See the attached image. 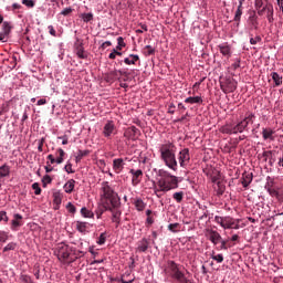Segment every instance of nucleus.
<instances>
[{"mask_svg":"<svg viewBox=\"0 0 283 283\" xmlns=\"http://www.w3.org/2000/svg\"><path fill=\"white\" fill-rule=\"evenodd\" d=\"M102 206L96 210L97 218H101L105 211L120 208V198L118 197V193L109 187V182L105 181L102 184Z\"/></svg>","mask_w":283,"mask_h":283,"instance_id":"obj_1","label":"nucleus"},{"mask_svg":"<svg viewBox=\"0 0 283 283\" xmlns=\"http://www.w3.org/2000/svg\"><path fill=\"white\" fill-rule=\"evenodd\" d=\"M176 145L174 143L168 142L163 144L159 148L160 158L164 160L166 167L172 169V171H178V161L176 160Z\"/></svg>","mask_w":283,"mask_h":283,"instance_id":"obj_2","label":"nucleus"},{"mask_svg":"<svg viewBox=\"0 0 283 283\" xmlns=\"http://www.w3.org/2000/svg\"><path fill=\"white\" fill-rule=\"evenodd\" d=\"M158 176L160 179L157 181V186L164 193H167V191H171L172 189H178V177L169 174V171H166L164 169H159Z\"/></svg>","mask_w":283,"mask_h":283,"instance_id":"obj_3","label":"nucleus"},{"mask_svg":"<svg viewBox=\"0 0 283 283\" xmlns=\"http://www.w3.org/2000/svg\"><path fill=\"white\" fill-rule=\"evenodd\" d=\"M74 248L65 243H59L55 250V255L60 262H74L72 254L74 253Z\"/></svg>","mask_w":283,"mask_h":283,"instance_id":"obj_4","label":"nucleus"},{"mask_svg":"<svg viewBox=\"0 0 283 283\" xmlns=\"http://www.w3.org/2000/svg\"><path fill=\"white\" fill-rule=\"evenodd\" d=\"M167 269L170 271V277H172V280H176V282L193 283L191 279L187 277V275H185V273L180 271V268H178V265L174 261L167 262Z\"/></svg>","mask_w":283,"mask_h":283,"instance_id":"obj_5","label":"nucleus"},{"mask_svg":"<svg viewBox=\"0 0 283 283\" xmlns=\"http://www.w3.org/2000/svg\"><path fill=\"white\" fill-rule=\"evenodd\" d=\"M254 120H255V114L247 113L245 117L235 125V132H239V134H242V132H244V129H247L249 125H253Z\"/></svg>","mask_w":283,"mask_h":283,"instance_id":"obj_6","label":"nucleus"},{"mask_svg":"<svg viewBox=\"0 0 283 283\" xmlns=\"http://www.w3.org/2000/svg\"><path fill=\"white\" fill-rule=\"evenodd\" d=\"M221 90L224 94H231L238 90V82H235L233 78H227L221 83Z\"/></svg>","mask_w":283,"mask_h":283,"instance_id":"obj_7","label":"nucleus"},{"mask_svg":"<svg viewBox=\"0 0 283 283\" xmlns=\"http://www.w3.org/2000/svg\"><path fill=\"white\" fill-rule=\"evenodd\" d=\"M178 160L180 167H182L184 169L187 167V165H189V163H191V155H189V148H184L179 151Z\"/></svg>","mask_w":283,"mask_h":283,"instance_id":"obj_8","label":"nucleus"},{"mask_svg":"<svg viewBox=\"0 0 283 283\" xmlns=\"http://www.w3.org/2000/svg\"><path fill=\"white\" fill-rule=\"evenodd\" d=\"M129 174H132V185L133 187H137V185H140V182L143 181V170L140 169H130Z\"/></svg>","mask_w":283,"mask_h":283,"instance_id":"obj_9","label":"nucleus"},{"mask_svg":"<svg viewBox=\"0 0 283 283\" xmlns=\"http://www.w3.org/2000/svg\"><path fill=\"white\" fill-rule=\"evenodd\" d=\"M207 235L212 244H218L222 240V235L216 230H207Z\"/></svg>","mask_w":283,"mask_h":283,"instance_id":"obj_10","label":"nucleus"},{"mask_svg":"<svg viewBox=\"0 0 283 283\" xmlns=\"http://www.w3.org/2000/svg\"><path fill=\"white\" fill-rule=\"evenodd\" d=\"M19 227H23V216L15 213L13 214V220L11 221V230L17 231Z\"/></svg>","mask_w":283,"mask_h":283,"instance_id":"obj_11","label":"nucleus"},{"mask_svg":"<svg viewBox=\"0 0 283 283\" xmlns=\"http://www.w3.org/2000/svg\"><path fill=\"white\" fill-rule=\"evenodd\" d=\"M262 138L263 140H270L271 143H273V140H275V130H273V128H262Z\"/></svg>","mask_w":283,"mask_h":283,"instance_id":"obj_12","label":"nucleus"},{"mask_svg":"<svg viewBox=\"0 0 283 283\" xmlns=\"http://www.w3.org/2000/svg\"><path fill=\"white\" fill-rule=\"evenodd\" d=\"M139 134L140 129H138L136 126H130L125 130L124 136L134 140V138H136Z\"/></svg>","mask_w":283,"mask_h":283,"instance_id":"obj_13","label":"nucleus"},{"mask_svg":"<svg viewBox=\"0 0 283 283\" xmlns=\"http://www.w3.org/2000/svg\"><path fill=\"white\" fill-rule=\"evenodd\" d=\"M125 169V159L123 158H117L113 160V170L115 174H120Z\"/></svg>","mask_w":283,"mask_h":283,"instance_id":"obj_14","label":"nucleus"},{"mask_svg":"<svg viewBox=\"0 0 283 283\" xmlns=\"http://www.w3.org/2000/svg\"><path fill=\"white\" fill-rule=\"evenodd\" d=\"M253 182V174L252 172H243L241 185H243L244 189L249 187Z\"/></svg>","mask_w":283,"mask_h":283,"instance_id":"obj_15","label":"nucleus"},{"mask_svg":"<svg viewBox=\"0 0 283 283\" xmlns=\"http://www.w3.org/2000/svg\"><path fill=\"white\" fill-rule=\"evenodd\" d=\"M109 211L113 213L112 222H115L116 228H118L119 224H120V216H122V212L119 211L118 208H113V209L109 210Z\"/></svg>","mask_w":283,"mask_h":283,"instance_id":"obj_16","label":"nucleus"},{"mask_svg":"<svg viewBox=\"0 0 283 283\" xmlns=\"http://www.w3.org/2000/svg\"><path fill=\"white\" fill-rule=\"evenodd\" d=\"M147 249H149V240L144 238L137 242V251H139V253H145Z\"/></svg>","mask_w":283,"mask_h":283,"instance_id":"obj_17","label":"nucleus"},{"mask_svg":"<svg viewBox=\"0 0 283 283\" xmlns=\"http://www.w3.org/2000/svg\"><path fill=\"white\" fill-rule=\"evenodd\" d=\"M114 129H115L114 122H108L107 124H105L104 130H103L105 138H109V136L114 134Z\"/></svg>","mask_w":283,"mask_h":283,"instance_id":"obj_18","label":"nucleus"},{"mask_svg":"<svg viewBox=\"0 0 283 283\" xmlns=\"http://www.w3.org/2000/svg\"><path fill=\"white\" fill-rule=\"evenodd\" d=\"M219 52H221L222 56H227V59L231 57V46L228 44H220Z\"/></svg>","mask_w":283,"mask_h":283,"instance_id":"obj_19","label":"nucleus"},{"mask_svg":"<svg viewBox=\"0 0 283 283\" xmlns=\"http://www.w3.org/2000/svg\"><path fill=\"white\" fill-rule=\"evenodd\" d=\"M235 224V219L232 217H223V228L222 229H233Z\"/></svg>","mask_w":283,"mask_h":283,"instance_id":"obj_20","label":"nucleus"},{"mask_svg":"<svg viewBox=\"0 0 283 283\" xmlns=\"http://www.w3.org/2000/svg\"><path fill=\"white\" fill-rule=\"evenodd\" d=\"M140 61V56L136 54H130L128 57L124 60L126 65H136V62Z\"/></svg>","mask_w":283,"mask_h":283,"instance_id":"obj_21","label":"nucleus"},{"mask_svg":"<svg viewBox=\"0 0 283 283\" xmlns=\"http://www.w3.org/2000/svg\"><path fill=\"white\" fill-rule=\"evenodd\" d=\"M272 81H274V87H280L283 83V77L282 75L277 74V72H272L271 73Z\"/></svg>","mask_w":283,"mask_h":283,"instance_id":"obj_22","label":"nucleus"},{"mask_svg":"<svg viewBox=\"0 0 283 283\" xmlns=\"http://www.w3.org/2000/svg\"><path fill=\"white\" fill-rule=\"evenodd\" d=\"M75 185H76V180L70 179V180L64 185V191H65V193H72V191H74Z\"/></svg>","mask_w":283,"mask_h":283,"instance_id":"obj_23","label":"nucleus"},{"mask_svg":"<svg viewBox=\"0 0 283 283\" xmlns=\"http://www.w3.org/2000/svg\"><path fill=\"white\" fill-rule=\"evenodd\" d=\"M272 187H273V180L271 182H268V186L265 187V189L270 193V196H272L273 198H277V196H280V192Z\"/></svg>","mask_w":283,"mask_h":283,"instance_id":"obj_24","label":"nucleus"},{"mask_svg":"<svg viewBox=\"0 0 283 283\" xmlns=\"http://www.w3.org/2000/svg\"><path fill=\"white\" fill-rule=\"evenodd\" d=\"M185 103H188L190 105L202 104V97L201 96L187 97L185 99Z\"/></svg>","mask_w":283,"mask_h":283,"instance_id":"obj_25","label":"nucleus"},{"mask_svg":"<svg viewBox=\"0 0 283 283\" xmlns=\"http://www.w3.org/2000/svg\"><path fill=\"white\" fill-rule=\"evenodd\" d=\"M124 74H125V72H123V71L114 70L108 73V78H109V81H116V78H118V76H123Z\"/></svg>","mask_w":283,"mask_h":283,"instance_id":"obj_26","label":"nucleus"},{"mask_svg":"<svg viewBox=\"0 0 283 283\" xmlns=\"http://www.w3.org/2000/svg\"><path fill=\"white\" fill-rule=\"evenodd\" d=\"M87 222L83 221L75 222L76 230L80 231V233H85V231H87Z\"/></svg>","mask_w":283,"mask_h":283,"instance_id":"obj_27","label":"nucleus"},{"mask_svg":"<svg viewBox=\"0 0 283 283\" xmlns=\"http://www.w3.org/2000/svg\"><path fill=\"white\" fill-rule=\"evenodd\" d=\"M10 176V166L3 165L0 167V178H8Z\"/></svg>","mask_w":283,"mask_h":283,"instance_id":"obj_28","label":"nucleus"},{"mask_svg":"<svg viewBox=\"0 0 283 283\" xmlns=\"http://www.w3.org/2000/svg\"><path fill=\"white\" fill-rule=\"evenodd\" d=\"M63 158H65V150H63V148H59L56 150V165H62Z\"/></svg>","mask_w":283,"mask_h":283,"instance_id":"obj_29","label":"nucleus"},{"mask_svg":"<svg viewBox=\"0 0 283 283\" xmlns=\"http://www.w3.org/2000/svg\"><path fill=\"white\" fill-rule=\"evenodd\" d=\"M134 205H135L137 211H145V208L147 207V203H145V201H143V199H136L134 201Z\"/></svg>","mask_w":283,"mask_h":283,"instance_id":"obj_30","label":"nucleus"},{"mask_svg":"<svg viewBox=\"0 0 283 283\" xmlns=\"http://www.w3.org/2000/svg\"><path fill=\"white\" fill-rule=\"evenodd\" d=\"M90 155V150H78L77 155L75 156V163H81V160H83V158H85V156Z\"/></svg>","mask_w":283,"mask_h":283,"instance_id":"obj_31","label":"nucleus"},{"mask_svg":"<svg viewBox=\"0 0 283 283\" xmlns=\"http://www.w3.org/2000/svg\"><path fill=\"white\" fill-rule=\"evenodd\" d=\"M221 132H222V134H239V130H235V126L234 127H231V126H229V125H227V126H223L222 128H221Z\"/></svg>","mask_w":283,"mask_h":283,"instance_id":"obj_32","label":"nucleus"},{"mask_svg":"<svg viewBox=\"0 0 283 283\" xmlns=\"http://www.w3.org/2000/svg\"><path fill=\"white\" fill-rule=\"evenodd\" d=\"M143 53L145 56H153V54H156V49H154L151 45H146L143 50Z\"/></svg>","mask_w":283,"mask_h":283,"instance_id":"obj_33","label":"nucleus"},{"mask_svg":"<svg viewBox=\"0 0 283 283\" xmlns=\"http://www.w3.org/2000/svg\"><path fill=\"white\" fill-rule=\"evenodd\" d=\"M76 55L78 56V59H87V55L85 54V49L83 48L82 44H80L76 48Z\"/></svg>","mask_w":283,"mask_h":283,"instance_id":"obj_34","label":"nucleus"},{"mask_svg":"<svg viewBox=\"0 0 283 283\" xmlns=\"http://www.w3.org/2000/svg\"><path fill=\"white\" fill-rule=\"evenodd\" d=\"M10 32H12V25H10V22H3L2 33L7 34V36H10Z\"/></svg>","mask_w":283,"mask_h":283,"instance_id":"obj_35","label":"nucleus"},{"mask_svg":"<svg viewBox=\"0 0 283 283\" xmlns=\"http://www.w3.org/2000/svg\"><path fill=\"white\" fill-rule=\"evenodd\" d=\"M81 19L84 23H90V21H94V13H82Z\"/></svg>","mask_w":283,"mask_h":283,"instance_id":"obj_36","label":"nucleus"},{"mask_svg":"<svg viewBox=\"0 0 283 283\" xmlns=\"http://www.w3.org/2000/svg\"><path fill=\"white\" fill-rule=\"evenodd\" d=\"M172 198H174V200H176V202L180 203V202H182V200L185 198V192H182V191L175 192L172 195Z\"/></svg>","mask_w":283,"mask_h":283,"instance_id":"obj_37","label":"nucleus"},{"mask_svg":"<svg viewBox=\"0 0 283 283\" xmlns=\"http://www.w3.org/2000/svg\"><path fill=\"white\" fill-rule=\"evenodd\" d=\"M81 213L83 218H94V212H92V210H88L87 208H82Z\"/></svg>","mask_w":283,"mask_h":283,"instance_id":"obj_38","label":"nucleus"},{"mask_svg":"<svg viewBox=\"0 0 283 283\" xmlns=\"http://www.w3.org/2000/svg\"><path fill=\"white\" fill-rule=\"evenodd\" d=\"M271 7H272V4H265L262 8L256 9L259 17H264V12L265 11L269 12V8H271Z\"/></svg>","mask_w":283,"mask_h":283,"instance_id":"obj_39","label":"nucleus"},{"mask_svg":"<svg viewBox=\"0 0 283 283\" xmlns=\"http://www.w3.org/2000/svg\"><path fill=\"white\" fill-rule=\"evenodd\" d=\"M125 45H127L125 43V39H123V36L117 38V46L116 50L120 51L123 50V48H125Z\"/></svg>","mask_w":283,"mask_h":283,"instance_id":"obj_40","label":"nucleus"},{"mask_svg":"<svg viewBox=\"0 0 283 283\" xmlns=\"http://www.w3.org/2000/svg\"><path fill=\"white\" fill-rule=\"evenodd\" d=\"M17 249V243L10 242L3 248V253H7L8 251H14Z\"/></svg>","mask_w":283,"mask_h":283,"instance_id":"obj_41","label":"nucleus"},{"mask_svg":"<svg viewBox=\"0 0 283 283\" xmlns=\"http://www.w3.org/2000/svg\"><path fill=\"white\" fill-rule=\"evenodd\" d=\"M177 229H180V223H170L168 226V230L171 231L172 233H178Z\"/></svg>","mask_w":283,"mask_h":283,"instance_id":"obj_42","label":"nucleus"},{"mask_svg":"<svg viewBox=\"0 0 283 283\" xmlns=\"http://www.w3.org/2000/svg\"><path fill=\"white\" fill-rule=\"evenodd\" d=\"M10 235L8 232L0 230V242H8Z\"/></svg>","mask_w":283,"mask_h":283,"instance_id":"obj_43","label":"nucleus"},{"mask_svg":"<svg viewBox=\"0 0 283 283\" xmlns=\"http://www.w3.org/2000/svg\"><path fill=\"white\" fill-rule=\"evenodd\" d=\"M42 184H43V187H48V185H52V177H50V175H45L42 178Z\"/></svg>","mask_w":283,"mask_h":283,"instance_id":"obj_44","label":"nucleus"},{"mask_svg":"<svg viewBox=\"0 0 283 283\" xmlns=\"http://www.w3.org/2000/svg\"><path fill=\"white\" fill-rule=\"evenodd\" d=\"M20 281L23 283H34V282H32V277L28 274L20 275Z\"/></svg>","mask_w":283,"mask_h":283,"instance_id":"obj_45","label":"nucleus"},{"mask_svg":"<svg viewBox=\"0 0 283 283\" xmlns=\"http://www.w3.org/2000/svg\"><path fill=\"white\" fill-rule=\"evenodd\" d=\"M266 18H268L269 23H273V21H274V19H273V6L268 8Z\"/></svg>","mask_w":283,"mask_h":283,"instance_id":"obj_46","label":"nucleus"},{"mask_svg":"<svg viewBox=\"0 0 283 283\" xmlns=\"http://www.w3.org/2000/svg\"><path fill=\"white\" fill-rule=\"evenodd\" d=\"M240 19H242V10L237 9L233 21H235L238 25H240Z\"/></svg>","mask_w":283,"mask_h":283,"instance_id":"obj_47","label":"nucleus"},{"mask_svg":"<svg viewBox=\"0 0 283 283\" xmlns=\"http://www.w3.org/2000/svg\"><path fill=\"white\" fill-rule=\"evenodd\" d=\"M73 12H74V9H72V7H69L64 10H62L60 14H62V17H70V14Z\"/></svg>","mask_w":283,"mask_h":283,"instance_id":"obj_48","label":"nucleus"},{"mask_svg":"<svg viewBox=\"0 0 283 283\" xmlns=\"http://www.w3.org/2000/svg\"><path fill=\"white\" fill-rule=\"evenodd\" d=\"M106 240H107V235H106L105 232H103V233L99 235L98 240H97V244L103 245V244H105Z\"/></svg>","mask_w":283,"mask_h":283,"instance_id":"obj_49","label":"nucleus"},{"mask_svg":"<svg viewBox=\"0 0 283 283\" xmlns=\"http://www.w3.org/2000/svg\"><path fill=\"white\" fill-rule=\"evenodd\" d=\"M217 187H218V191H217L218 196H222V193H224V185H222L221 181H218Z\"/></svg>","mask_w":283,"mask_h":283,"instance_id":"obj_50","label":"nucleus"},{"mask_svg":"<svg viewBox=\"0 0 283 283\" xmlns=\"http://www.w3.org/2000/svg\"><path fill=\"white\" fill-rule=\"evenodd\" d=\"M32 189L34 190L35 196H41V187L39 186L38 182H34L32 185Z\"/></svg>","mask_w":283,"mask_h":283,"instance_id":"obj_51","label":"nucleus"},{"mask_svg":"<svg viewBox=\"0 0 283 283\" xmlns=\"http://www.w3.org/2000/svg\"><path fill=\"white\" fill-rule=\"evenodd\" d=\"M66 209L69 213H76V207L72 202L66 205Z\"/></svg>","mask_w":283,"mask_h":283,"instance_id":"obj_52","label":"nucleus"},{"mask_svg":"<svg viewBox=\"0 0 283 283\" xmlns=\"http://www.w3.org/2000/svg\"><path fill=\"white\" fill-rule=\"evenodd\" d=\"M9 220L8 213L6 211H0V222H8Z\"/></svg>","mask_w":283,"mask_h":283,"instance_id":"obj_53","label":"nucleus"},{"mask_svg":"<svg viewBox=\"0 0 283 283\" xmlns=\"http://www.w3.org/2000/svg\"><path fill=\"white\" fill-rule=\"evenodd\" d=\"M255 10H260V8H264V0H254Z\"/></svg>","mask_w":283,"mask_h":283,"instance_id":"obj_54","label":"nucleus"},{"mask_svg":"<svg viewBox=\"0 0 283 283\" xmlns=\"http://www.w3.org/2000/svg\"><path fill=\"white\" fill-rule=\"evenodd\" d=\"M212 260L218 262L219 264L224 262V256L222 254L212 255Z\"/></svg>","mask_w":283,"mask_h":283,"instance_id":"obj_55","label":"nucleus"},{"mask_svg":"<svg viewBox=\"0 0 283 283\" xmlns=\"http://www.w3.org/2000/svg\"><path fill=\"white\" fill-rule=\"evenodd\" d=\"M214 222H217V224H220V227L223 228V224H224V217L216 216V217H214Z\"/></svg>","mask_w":283,"mask_h":283,"instance_id":"obj_56","label":"nucleus"},{"mask_svg":"<svg viewBox=\"0 0 283 283\" xmlns=\"http://www.w3.org/2000/svg\"><path fill=\"white\" fill-rule=\"evenodd\" d=\"M43 145H45V137H42L40 140H38V150L43 151Z\"/></svg>","mask_w":283,"mask_h":283,"instance_id":"obj_57","label":"nucleus"},{"mask_svg":"<svg viewBox=\"0 0 283 283\" xmlns=\"http://www.w3.org/2000/svg\"><path fill=\"white\" fill-rule=\"evenodd\" d=\"M270 156H273V150H265L262 154V157L264 158L265 163L269 160Z\"/></svg>","mask_w":283,"mask_h":283,"instance_id":"obj_58","label":"nucleus"},{"mask_svg":"<svg viewBox=\"0 0 283 283\" xmlns=\"http://www.w3.org/2000/svg\"><path fill=\"white\" fill-rule=\"evenodd\" d=\"M23 6L27 8H34V0H22Z\"/></svg>","mask_w":283,"mask_h":283,"instance_id":"obj_59","label":"nucleus"},{"mask_svg":"<svg viewBox=\"0 0 283 283\" xmlns=\"http://www.w3.org/2000/svg\"><path fill=\"white\" fill-rule=\"evenodd\" d=\"M260 41H262V38H260V35L250 39L251 45H256L258 43H260Z\"/></svg>","mask_w":283,"mask_h":283,"instance_id":"obj_60","label":"nucleus"},{"mask_svg":"<svg viewBox=\"0 0 283 283\" xmlns=\"http://www.w3.org/2000/svg\"><path fill=\"white\" fill-rule=\"evenodd\" d=\"M64 170L66 174H74V170L72 169V164L67 163L64 167Z\"/></svg>","mask_w":283,"mask_h":283,"instance_id":"obj_61","label":"nucleus"},{"mask_svg":"<svg viewBox=\"0 0 283 283\" xmlns=\"http://www.w3.org/2000/svg\"><path fill=\"white\" fill-rule=\"evenodd\" d=\"M163 192H165L163 188H155V196H157V198H163Z\"/></svg>","mask_w":283,"mask_h":283,"instance_id":"obj_62","label":"nucleus"},{"mask_svg":"<svg viewBox=\"0 0 283 283\" xmlns=\"http://www.w3.org/2000/svg\"><path fill=\"white\" fill-rule=\"evenodd\" d=\"M0 41H2V43H6V41H8V34L1 32L0 33Z\"/></svg>","mask_w":283,"mask_h":283,"instance_id":"obj_63","label":"nucleus"},{"mask_svg":"<svg viewBox=\"0 0 283 283\" xmlns=\"http://www.w3.org/2000/svg\"><path fill=\"white\" fill-rule=\"evenodd\" d=\"M61 202H62L61 197L60 196H55L54 197V203L56 205V207H59L61 205Z\"/></svg>","mask_w":283,"mask_h":283,"instance_id":"obj_64","label":"nucleus"}]
</instances>
